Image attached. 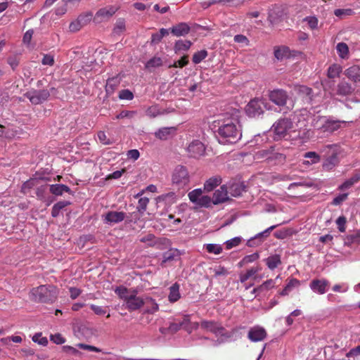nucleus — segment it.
<instances>
[{"label": "nucleus", "mask_w": 360, "mask_h": 360, "mask_svg": "<svg viewBox=\"0 0 360 360\" xmlns=\"http://www.w3.org/2000/svg\"><path fill=\"white\" fill-rule=\"evenodd\" d=\"M216 137L221 144H233L242 137V131L236 110L219 115L213 122Z\"/></svg>", "instance_id": "1"}, {"label": "nucleus", "mask_w": 360, "mask_h": 360, "mask_svg": "<svg viewBox=\"0 0 360 360\" xmlns=\"http://www.w3.org/2000/svg\"><path fill=\"white\" fill-rule=\"evenodd\" d=\"M31 295L35 301L53 302L58 296V289L53 285H42L32 288Z\"/></svg>", "instance_id": "2"}, {"label": "nucleus", "mask_w": 360, "mask_h": 360, "mask_svg": "<svg viewBox=\"0 0 360 360\" xmlns=\"http://www.w3.org/2000/svg\"><path fill=\"white\" fill-rule=\"evenodd\" d=\"M275 134V139L286 138L288 136L291 138L293 132H296L295 123L294 124L290 119H280L276 122L271 128Z\"/></svg>", "instance_id": "3"}, {"label": "nucleus", "mask_w": 360, "mask_h": 360, "mask_svg": "<svg viewBox=\"0 0 360 360\" xmlns=\"http://www.w3.org/2000/svg\"><path fill=\"white\" fill-rule=\"evenodd\" d=\"M345 121L335 120L333 119H328L325 117H317L314 119L312 125L319 130L323 132L333 133L342 127V125H346Z\"/></svg>", "instance_id": "4"}, {"label": "nucleus", "mask_w": 360, "mask_h": 360, "mask_svg": "<svg viewBox=\"0 0 360 360\" xmlns=\"http://www.w3.org/2000/svg\"><path fill=\"white\" fill-rule=\"evenodd\" d=\"M305 115H307V112L297 115V122L295 123L296 132H293L291 135L292 139L299 140L301 143L307 141L311 136V131L307 128Z\"/></svg>", "instance_id": "5"}, {"label": "nucleus", "mask_w": 360, "mask_h": 360, "mask_svg": "<svg viewBox=\"0 0 360 360\" xmlns=\"http://www.w3.org/2000/svg\"><path fill=\"white\" fill-rule=\"evenodd\" d=\"M200 327L205 331L211 332L218 337V344L224 342L231 338V335L225 329L217 322L212 321H202L200 323Z\"/></svg>", "instance_id": "6"}, {"label": "nucleus", "mask_w": 360, "mask_h": 360, "mask_svg": "<svg viewBox=\"0 0 360 360\" xmlns=\"http://www.w3.org/2000/svg\"><path fill=\"white\" fill-rule=\"evenodd\" d=\"M172 181L178 188H182L190 182V175L186 167L182 165L176 167L172 172Z\"/></svg>", "instance_id": "7"}, {"label": "nucleus", "mask_w": 360, "mask_h": 360, "mask_svg": "<svg viewBox=\"0 0 360 360\" xmlns=\"http://www.w3.org/2000/svg\"><path fill=\"white\" fill-rule=\"evenodd\" d=\"M190 201L194 205L195 208L209 207L212 205V199L210 196L203 195L201 188H196L188 194Z\"/></svg>", "instance_id": "8"}, {"label": "nucleus", "mask_w": 360, "mask_h": 360, "mask_svg": "<svg viewBox=\"0 0 360 360\" xmlns=\"http://www.w3.org/2000/svg\"><path fill=\"white\" fill-rule=\"evenodd\" d=\"M264 108L269 109L264 100L254 98L247 105L245 112L249 117H256L262 114Z\"/></svg>", "instance_id": "9"}, {"label": "nucleus", "mask_w": 360, "mask_h": 360, "mask_svg": "<svg viewBox=\"0 0 360 360\" xmlns=\"http://www.w3.org/2000/svg\"><path fill=\"white\" fill-rule=\"evenodd\" d=\"M126 216L127 214L124 212L108 211L102 215V219L105 224L112 226L124 221Z\"/></svg>", "instance_id": "10"}, {"label": "nucleus", "mask_w": 360, "mask_h": 360, "mask_svg": "<svg viewBox=\"0 0 360 360\" xmlns=\"http://www.w3.org/2000/svg\"><path fill=\"white\" fill-rule=\"evenodd\" d=\"M117 9L118 8L115 6H108L102 8L96 12L94 16V20L96 22L107 20L115 13Z\"/></svg>", "instance_id": "11"}, {"label": "nucleus", "mask_w": 360, "mask_h": 360, "mask_svg": "<svg viewBox=\"0 0 360 360\" xmlns=\"http://www.w3.org/2000/svg\"><path fill=\"white\" fill-rule=\"evenodd\" d=\"M269 100L278 106H283L286 104L288 94L286 91L282 89H274L269 92Z\"/></svg>", "instance_id": "12"}, {"label": "nucleus", "mask_w": 360, "mask_h": 360, "mask_svg": "<svg viewBox=\"0 0 360 360\" xmlns=\"http://www.w3.org/2000/svg\"><path fill=\"white\" fill-rule=\"evenodd\" d=\"M187 151L191 157L198 158L204 155L205 147L201 141L194 140L187 147Z\"/></svg>", "instance_id": "13"}, {"label": "nucleus", "mask_w": 360, "mask_h": 360, "mask_svg": "<svg viewBox=\"0 0 360 360\" xmlns=\"http://www.w3.org/2000/svg\"><path fill=\"white\" fill-rule=\"evenodd\" d=\"M326 148L329 150H333V154L326 160V161L323 164V167L326 170H331L339 162V160L338 158V153H337L338 146L337 145H328Z\"/></svg>", "instance_id": "14"}, {"label": "nucleus", "mask_w": 360, "mask_h": 360, "mask_svg": "<svg viewBox=\"0 0 360 360\" xmlns=\"http://www.w3.org/2000/svg\"><path fill=\"white\" fill-rule=\"evenodd\" d=\"M26 96L32 104L37 105L46 101L49 96L48 90H40L27 92Z\"/></svg>", "instance_id": "15"}, {"label": "nucleus", "mask_w": 360, "mask_h": 360, "mask_svg": "<svg viewBox=\"0 0 360 360\" xmlns=\"http://www.w3.org/2000/svg\"><path fill=\"white\" fill-rule=\"evenodd\" d=\"M266 337V330L259 326H255L251 328L248 332V338L252 342H260Z\"/></svg>", "instance_id": "16"}, {"label": "nucleus", "mask_w": 360, "mask_h": 360, "mask_svg": "<svg viewBox=\"0 0 360 360\" xmlns=\"http://www.w3.org/2000/svg\"><path fill=\"white\" fill-rule=\"evenodd\" d=\"M311 290L320 295H323L328 290L329 283L325 279H314L310 283Z\"/></svg>", "instance_id": "17"}, {"label": "nucleus", "mask_w": 360, "mask_h": 360, "mask_svg": "<svg viewBox=\"0 0 360 360\" xmlns=\"http://www.w3.org/2000/svg\"><path fill=\"white\" fill-rule=\"evenodd\" d=\"M145 299H142L136 295L135 292L130 295V297L125 302L127 307L129 310L134 311L139 309L145 304Z\"/></svg>", "instance_id": "18"}, {"label": "nucleus", "mask_w": 360, "mask_h": 360, "mask_svg": "<svg viewBox=\"0 0 360 360\" xmlns=\"http://www.w3.org/2000/svg\"><path fill=\"white\" fill-rule=\"evenodd\" d=\"M229 200V192L227 187L225 185L221 186L218 190H217L213 195L212 200V204H219Z\"/></svg>", "instance_id": "19"}, {"label": "nucleus", "mask_w": 360, "mask_h": 360, "mask_svg": "<svg viewBox=\"0 0 360 360\" xmlns=\"http://www.w3.org/2000/svg\"><path fill=\"white\" fill-rule=\"evenodd\" d=\"M276 227V225L271 226L268 229H265L264 231L257 233L255 237L250 238L248 241V245L250 247H253L260 245L262 242V238L267 237L269 235L270 232L272 230H274Z\"/></svg>", "instance_id": "20"}, {"label": "nucleus", "mask_w": 360, "mask_h": 360, "mask_svg": "<svg viewBox=\"0 0 360 360\" xmlns=\"http://www.w3.org/2000/svg\"><path fill=\"white\" fill-rule=\"evenodd\" d=\"M175 127H162L155 132V136L159 139L167 140L176 134Z\"/></svg>", "instance_id": "21"}, {"label": "nucleus", "mask_w": 360, "mask_h": 360, "mask_svg": "<svg viewBox=\"0 0 360 360\" xmlns=\"http://www.w3.org/2000/svg\"><path fill=\"white\" fill-rule=\"evenodd\" d=\"M181 324H183V328L188 333H191L200 327L199 323L191 321L190 315H185L181 318Z\"/></svg>", "instance_id": "22"}, {"label": "nucleus", "mask_w": 360, "mask_h": 360, "mask_svg": "<svg viewBox=\"0 0 360 360\" xmlns=\"http://www.w3.org/2000/svg\"><path fill=\"white\" fill-rule=\"evenodd\" d=\"M189 31V26L184 22H181L171 28V32L176 37L184 36L187 34Z\"/></svg>", "instance_id": "23"}, {"label": "nucleus", "mask_w": 360, "mask_h": 360, "mask_svg": "<svg viewBox=\"0 0 360 360\" xmlns=\"http://www.w3.org/2000/svg\"><path fill=\"white\" fill-rule=\"evenodd\" d=\"M269 161L273 162L274 164H281L285 160V155L280 151V149H276L271 147V155Z\"/></svg>", "instance_id": "24"}, {"label": "nucleus", "mask_w": 360, "mask_h": 360, "mask_svg": "<svg viewBox=\"0 0 360 360\" xmlns=\"http://www.w3.org/2000/svg\"><path fill=\"white\" fill-rule=\"evenodd\" d=\"M120 83V79L118 77L109 78L105 84V92L107 95L112 94Z\"/></svg>", "instance_id": "25"}, {"label": "nucleus", "mask_w": 360, "mask_h": 360, "mask_svg": "<svg viewBox=\"0 0 360 360\" xmlns=\"http://www.w3.org/2000/svg\"><path fill=\"white\" fill-rule=\"evenodd\" d=\"M181 328H183V324H181V319H176L174 322L171 323L167 328H160V331L161 333L167 335L168 333H176Z\"/></svg>", "instance_id": "26"}, {"label": "nucleus", "mask_w": 360, "mask_h": 360, "mask_svg": "<svg viewBox=\"0 0 360 360\" xmlns=\"http://www.w3.org/2000/svg\"><path fill=\"white\" fill-rule=\"evenodd\" d=\"M345 75L348 78L355 82H360V67L354 65L345 71Z\"/></svg>", "instance_id": "27"}, {"label": "nucleus", "mask_w": 360, "mask_h": 360, "mask_svg": "<svg viewBox=\"0 0 360 360\" xmlns=\"http://www.w3.org/2000/svg\"><path fill=\"white\" fill-rule=\"evenodd\" d=\"M290 56V51L287 46H280L274 49V56L278 60H283L285 58H288Z\"/></svg>", "instance_id": "28"}, {"label": "nucleus", "mask_w": 360, "mask_h": 360, "mask_svg": "<svg viewBox=\"0 0 360 360\" xmlns=\"http://www.w3.org/2000/svg\"><path fill=\"white\" fill-rule=\"evenodd\" d=\"M180 286L178 283L173 284L169 288V292L168 295V300L170 302H176L181 297L179 291Z\"/></svg>", "instance_id": "29"}, {"label": "nucleus", "mask_w": 360, "mask_h": 360, "mask_svg": "<svg viewBox=\"0 0 360 360\" xmlns=\"http://www.w3.org/2000/svg\"><path fill=\"white\" fill-rule=\"evenodd\" d=\"M300 282L297 278H290L285 288L280 292L281 296L288 295L294 288H298Z\"/></svg>", "instance_id": "30"}, {"label": "nucleus", "mask_w": 360, "mask_h": 360, "mask_svg": "<svg viewBox=\"0 0 360 360\" xmlns=\"http://www.w3.org/2000/svg\"><path fill=\"white\" fill-rule=\"evenodd\" d=\"M221 178L219 176H214L207 179L204 184V189L207 191H211L217 186L221 184Z\"/></svg>", "instance_id": "31"}, {"label": "nucleus", "mask_w": 360, "mask_h": 360, "mask_svg": "<svg viewBox=\"0 0 360 360\" xmlns=\"http://www.w3.org/2000/svg\"><path fill=\"white\" fill-rule=\"evenodd\" d=\"M245 186L240 182H234L229 186V193L231 196L238 197L245 191Z\"/></svg>", "instance_id": "32"}, {"label": "nucleus", "mask_w": 360, "mask_h": 360, "mask_svg": "<svg viewBox=\"0 0 360 360\" xmlns=\"http://www.w3.org/2000/svg\"><path fill=\"white\" fill-rule=\"evenodd\" d=\"M304 158L308 159L303 160L302 164L304 165L316 164L321 160V157L315 152H307L304 155Z\"/></svg>", "instance_id": "33"}, {"label": "nucleus", "mask_w": 360, "mask_h": 360, "mask_svg": "<svg viewBox=\"0 0 360 360\" xmlns=\"http://www.w3.org/2000/svg\"><path fill=\"white\" fill-rule=\"evenodd\" d=\"M70 188L64 184L50 185V192L55 195H62L63 193H70Z\"/></svg>", "instance_id": "34"}, {"label": "nucleus", "mask_w": 360, "mask_h": 360, "mask_svg": "<svg viewBox=\"0 0 360 360\" xmlns=\"http://www.w3.org/2000/svg\"><path fill=\"white\" fill-rule=\"evenodd\" d=\"M360 180V174H356L351 178L346 180L343 184L339 186L338 188L340 191L349 189L352 186L356 184Z\"/></svg>", "instance_id": "35"}, {"label": "nucleus", "mask_w": 360, "mask_h": 360, "mask_svg": "<svg viewBox=\"0 0 360 360\" xmlns=\"http://www.w3.org/2000/svg\"><path fill=\"white\" fill-rule=\"evenodd\" d=\"M191 44H191V41H189V40H182V39L178 40L175 42V44H174V51H175V53L186 51L190 49Z\"/></svg>", "instance_id": "36"}, {"label": "nucleus", "mask_w": 360, "mask_h": 360, "mask_svg": "<svg viewBox=\"0 0 360 360\" xmlns=\"http://www.w3.org/2000/svg\"><path fill=\"white\" fill-rule=\"evenodd\" d=\"M266 264L267 266L273 270L278 267L281 264V257L278 255H274L269 256L266 259Z\"/></svg>", "instance_id": "37"}, {"label": "nucleus", "mask_w": 360, "mask_h": 360, "mask_svg": "<svg viewBox=\"0 0 360 360\" xmlns=\"http://www.w3.org/2000/svg\"><path fill=\"white\" fill-rule=\"evenodd\" d=\"M144 302V305L146 306V311L147 313L154 314L155 312L158 311L159 306L153 299L150 297H146Z\"/></svg>", "instance_id": "38"}, {"label": "nucleus", "mask_w": 360, "mask_h": 360, "mask_svg": "<svg viewBox=\"0 0 360 360\" xmlns=\"http://www.w3.org/2000/svg\"><path fill=\"white\" fill-rule=\"evenodd\" d=\"M164 113V110H162L157 105L150 106L146 110V115L150 118L156 117Z\"/></svg>", "instance_id": "39"}, {"label": "nucleus", "mask_w": 360, "mask_h": 360, "mask_svg": "<svg viewBox=\"0 0 360 360\" xmlns=\"http://www.w3.org/2000/svg\"><path fill=\"white\" fill-rule=\"evenodd\" d=\"M338 56L342 59L349 58V48L348 46L343 42L338 43L336 46Z\"/></svg>", "instance_id": "40"}, {"label": "nucleus", "mask_w": 360, "mask_h": 360, "mask_svg": "<svg viewBox=\"0 0 360 360\" xmlns=\"http://www.w3.org/2000/svg\"><path fill=\"white\" fill-rule=\"evenodd\" d=\"M115 292L119 296L120 298L124 300V302H126L134 291L127 289L124 286H120L115 289Z\"/></svg>", "instance_id": "41"}, {"label": "nucleus", "mask_w": 360, "mask_h": 360, "mask_svg": "<svg viewBox=\"0 0 360 360\" xmlns=\"http://www.w3.org/2000/svg\"><path fill=\"white\" fill-rule=\"evenodd\" d=\"M261 270V268L259 266L252 267L248 269L245 274H240L239 278L241 283H244L248 281L250 277L255 275Z\"/></svg>", "instance_id": "42"}, {"label": "nucleus", "mask_w": 360, "mask_h": 360, "mask_svg": "<svg viewBox=\"0 0 360 360\" xmlns=\"http://www.w3.org/2000/svg\"><path fill=\"white\" fill-rule=\"evenodd\" d=\"M271 148L269 149H262L258 150L255 154V159L257 161L269 160L271 155Z\"/></svg>", "instance_id": "43"}, {"label": "nucleus", "mask_w": 360, "mask_h": 360, "mask_svg": "<svg viewBox=\"0 0 360 360\" xmlns=\"http://www.w3.org/2000/svg\"><path fill=\"white\" fill-rule=\"evenodd\" d=\"M204 248L207 251V252L214 255H219L223 250L221 245L213 243L205 244Z\"/></svg>", "instance_id": "44"}, {"label": "nucleus", "mask_w": 360, "mask_h": 360, "mask_svg": "<svg viewBox=\"0 0 360 360\" xmlns=\"http://www.w3.org/2000/svg\"><path fill=\"white\" fill-rule=\"evenodd\" d=\"M70 204L68 201H60L56 203L53 207L51 211V215L53 217H56L59 215V213L61 210H63L65 207Z\"/></svg>", "instance_id": "45"}, {"label": "nucleus", "mask_w": 360, "mask_h": 360, "mask_svg": "<svg viewBox=\"0 0 360 360\" xmlns=\"http://www.w3.org/2000/svg\"><path fill=\"white\" fill-rule=\"evenodd\" d=\"M352 92V88L347 82H341L338 86V93L340 95H348Z\"/></svg>", "instance_id": "46"}, {"label": "nucleus", "mask_w": 360, "mask_h": 360, "mask_svg": "<svg viewBox=\"0 0 360 360\" xmlns=\"http://www.w3.org/2000/svg\"><path fill=\"white\" fill-rule=\"evenodd\" d=\"M342 71V68L340 65L334 64L331 65L328 70V77L329 78H336L339 77L340 73Z\"/></svg>", "instance_id": "47"}, {"label": "nucleus", "mask_w": 360, "mask_h": 360, "mask_svg": "<svg viewBox=\"0 0 360 360\" xmlns=\"http://www.w3.org/2000/svg\"><path fill=\"white\" fill-rule=\"evenodd\" d=\"M162 65V58L160 57H153L150 59L146 64V68L148 69L155 68Z\"/></svg>", "instance_id": "48"}, {"label": "nucleus", "mask_w": 360, "mask_h": 360, "mask_svg": "<svg viewBox=\"0 0 360 360\" xmlns=\"http://www.w3.org/2000/svg\"><path fill=\"white\" fill-rule=\"evenodd\" d=\"M354 13V11L351 8H338L334 11L335 15L340 18H342L345 16L352 15Z\"/></svg>", "instance_id": "49"}, {"label": "nucleus", "mask_w": 360, "mask_h": 360, "mask_svg": "<svg viewBox=\"0 0 360 360\" xmlns=\"http://www.w3.org/2000/svg\"><path fill=\"white\" fill-rule=\"evenodd\" d=\"M207 56V51L206 50H201L195 53L193 56V62L195 64L200 63Z\"/></svg>", "instance_id": "50"}, {"label": "nucleus", "mask_w": 360, "mask_h": 360, "mask_svg": "<svg viewBox=\"0 0 360 360\" xmlns=\"http://www.w3.org/2000/svg\"><path fill=\"white\" fill-rule=\"evenodd\" d=\"M32 341L41 346H46L48 345V339L43 337L41 333H37L32 336Z\"/></svg>", "instance_id": "51"}, {"label": "nucleus", "mask_w": 360, "mask_h": 360, "mask_svg": "<svg viewBox=\"0 0 360 360\" xmlns=\"http://www.w3.org/2000/svg\"><path fill=\"white\" fill-rule=\"evenodd\" d=\"M149 199L146 197L141 198L139 200L137 210L140 214H143L146 210Z\"/></svg>", "instance_id": "52"}, {"label": "nucleus", "mask_w": 360, "mask_h": 360, "mask_svg": "<svg viewBox=\"0 0 360 360\" xmlns=\"http://www.w3.org/2000/svg\"><path fill=\"white\" fill-rule=\"evenodd\" d=\"M178 256V252L175 250H169L163 255L162 263L172 261Z\"/></svg>", "instance_id": "53"}, {"label": "nucleus", "mask_w": 360, "mask_h": 360, "mask_svg": "<svg viewBox=\"0 0 360 360\" xmlns=\"http://www.w3.org/2000/svg\"><path fill=\"white\" fill-rule=\"evenodd\" d=\"M92 16L93 14L91 13H86L79 15L77 20H79V23L83 27L91 20Z\"/></svg>", "instance_id": "54"}, {"label": "nucleus", "mask_w": 360, "mask_h": 360, "mask_svg": "<svg viewBox=\"0 0 360 360\" xmlns=\"http://www.w3.org/2000/svg\"><path fill=\"white\" fill-rule=\"evenodd\" d=\"M259 258V254L255 252L249 255H246L243 257V259L240 261V266H243L244 264H247L249 263H252L256 261Z\"/></svg>", "instance_id": "55"}, {"label": "nucleus", "mask_w": 360, "mask_h": 360, "mask_svg": "<svg viewBox=\"0 0 360 360\" xmlns=\"http://www.w3.org/2000/svg\"><path fill=\"white\" fill-rule=\"evenodd\" d=\"M242 238L240 237H234L225 242L226 248L230 250L234 247L238 246L241 243Z\"/></svg>", "instance_id": "56"}, {"label": "nucleus", "mask_w": 360, "mask_h": 360, "mask_svg": "<svg viewBox=\"0 0 360 360\" xmlns=\"http://www.w3.org/2000/svg\"><path fill=\"white\" fill-rule=\"evenodd\" d=\"M62 350L65 353L70 354V355H73V356H80V354H81V352L78 349H77V348L69 346V345L63 346L62 347Z\"/></svg>", "instance_id": "57"}, {"label": "nucleus", "mask_w": 360, "mask_h": 360, "mask_svg": "<svg viewBox=\"0 0 360 360\" xmlns=\"http://www.w3.org/2000/svg\"><path fill=\"white\" fill-rule=\"evenodd\" d=\"M119 98L121 100H128L131 101L134 98V95L131 91L129 89L122 90L119 94Z\"/></svg>", "instance_id": "58"}, {"label": "nucleus", "mask_w": 360, "mask_h": 360, "mask_svg": "<svg viewBox=\"0 0 360 360\" xmlns=\"http://www.w3.org/2000/svg\"><path fill=\"white\" fill-rule=\"evenodd\" d=\"M347 219L344 216L339 217L336 220V224L338 225V230L341 233H344L346 230L345 224Z\"/></svg>", "instance_id": "59"}, {"label": "nucleus", "mask_w": 360, "mask_h": 360, "mask_svg": "<svg viewBox=\"0 0 360 360\" xmlns=\"http://www.w3.org/2000/svg\"><path fill=\"white\" fill-rule=\"evenodd\" d=\"M234 41L241 44L243 46H248L249 45L248 39L243 34H237L234 37Z\"/></svg>", "instance_id": "60"}, {"label": "nucleus", "mask_w": 360, "mask_h": 360, "mask_svg": "<svg viewBox=\"0 0 360 360\" xmlns=\"http://www.w3.org/2000/svg\"><path fill=\"white\" fill-rule=\"evenodd\" d=\"M275 285V280L269 279L264 282L262 285L259 286V289L260 291L266 290L271 288H273Z\"/></svg>", "instance_id": "61"}, {"label": "nucleus", "mask_w": 360, "mask_h": 360, "mask_svg": "<svg viewBox=\"0 0 360 360\" xmlns=\"http://www.w3.org/2000/svg\"><path fill=\"white\" fill-rule=\"evenodd\" d=\"M50 340L57 345H61L65 342V339L60 333L51 335Z\"/></svg>", "instance_id": "62"}, {"label": "nucleus", "mask_w": 360, "mask_h": 360, "mask_svg": "<svg viewBox=\"0 0 360 360\" xmlns=\"http://www.w3.org/2000/svg\"><path fill=\"white\" fill-rule=\"evenodd\" d=\"M304 21L307 22L308 26L312 30L318 26V19L314 16L307 17L304 18Z\"/></svg>", "instance_id": "63"}, {"label": "nucleus", "mask_w": 360, "mask_h": 360, "mask_svg": "<svg viewBox=\"0 0 360 360\" xmlns=\"http://www.w3.org/2000/svg\"><path fill=\"white\" fill-rule=\"evenodd\" d=\"M99 141L104 145H109L112 143V141L107 137L104 131H99L97 134Z\"/></svg>", "instance_id": "64"}]
</instances>
